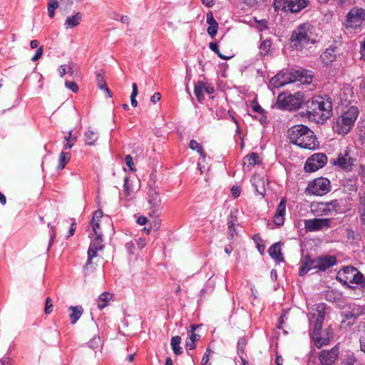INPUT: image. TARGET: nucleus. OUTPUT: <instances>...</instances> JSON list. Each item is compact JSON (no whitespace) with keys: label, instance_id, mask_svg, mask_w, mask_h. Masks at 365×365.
Returning <instances> with one entry per match:
<instances>
[{"label":"nucleus","instance_id":"39448f33","mask_svg":"<svg viewBox=\"0 0 365 365\" xmlns=\"http://www.w3.org/2000/svg\"><path fill=\"white\" fill-rule=\"evenodd\" d=\"M336 279L341 284L349 289L355 288L351 284H355L361 288L365 287V277L353 266L343 267L338 271Z\"/></svg>","mask_w":365,"mask_h":365},{"label":"nucleus","instance_id":"bf43d9fd","mask_svg":"<svg viewBox=\"0 0 365 365\" xmlns=\"http://www.w3.org/2000/svg\"><path fill=\"white\" fill-rule=\"evenodd\" d=\"M252 110L255 113L262 114L264 113V109L257 103H255L252 106Z\"/></svg>","mask_w":365,"mask_h":365},{"label":"nucleus","instance_id":"864d4df0","mask_svg":"<svg viewBox=\"0 0 365 365\" xmlns=\"http://www.w3.org/2000/svg\"><path fill=\"white\" fill-rule=\"evenodd\" d=\"M210 349H207L204 354L202 359V365H207L208 364V361L210 360Z\"/></svg>","mask_w":365,"mask_h":365},{"label":"nucleus","instance_id":"de8ad7c7","mask_svg":"<svg viewBox=\"0 0 365 365\" xmlns=\"http://www.w3.org/2000/svg\"><path fill=\"white\" fill-rule=\"evenodd\" d=\"M217 30H218V24L216 23V24H214L212 25H209V26L207 28V33L212 38H214L217 33Z\"/></svg>","mask_w":365,"mask_h":365},{"label":"nucleus","instance_id":"6ab92c4d","mask_svg":"<svg viewBox=\"0 0 365 365\" xmlns=\"http://www.w3.org/2000/svg\"><path fill=\"white\" fill-rule=\"evenodd\" d=\"M339 349L333 347L330 350H323L319 355L320 365H332L338 358Z\"/></svg>","mask_w":365,"mask_h":365},{"label":"nucleus","instance_id":"bb28decb","mask_svg":"<svg viewBox=\"0 0 365 365\" xmlns=\"http://www.w3.org/2000/svg\"><path fill=\"white\" fill-rule=\"evenodd\" d=\"M98 137V133L89 128L84 134V140L87 145H93Z\"/></svg>","mask_w":365,"mask_h":365},{"label":"nucleus","instance_id":"b1692460","mask_svg":"<svg viewBox=\"0 0 365 365\" xmlns=\"http://www.w3.org/2000/svg\"><path fill=\"white\" fill-rule=\"evenodd\" d=\"M269 256L275 261L280 262L284 260L280 242H276L270 246L268 250Z\"/></svg>","mask_w":365,"mask_h":365},{"label":"nucleus","instance_id":"72a5a7b5","mask_svg":"<svg viewBox=\"0 0 365 365\" xmlns=\"http://www.w3.org/2000/svg\"><path fill=\"white\" fill-rule=\"evenodd\" d=\"M200 338L199 334L195 333H190L185 341V346L189 350H192L195 348V341H198Z\"/></svg>","mask_w":365,"mask_h":365},{"label":"nucleus","instance_id":"c03bdc74","mask_svg":"<svg viewBox=\"0 0 365 365\" xmlns=\"http://www.w3.org/2000/svg\"><path fill=\"white\" fill-rule=\"evenodd\" d=\"M340 298L341 294L334 290L328 291L326 294V299L329 302H336Z\"/></svg>","mask_w":365,"mask_h":365},{"label":"nucleus","instance_id":"f03ea898","mask_svg":"<svg viewBox=\"0 0 365 365\" xmlns=\"http://www.w3.org/2000/svg\"><path fill=\"white\" fill-rule=\"evenodd\" d=\"M288 137L290 143L303 148L314 150L319 146L314 133L304 125H296L289 128Z\"/></svg>","mask_w":365,"mask_h":365},{"label":"nucleus","instance_id":"6e6552de","mask_svg":"<svg viewBox=\"0 0 365 365\" xmlns=\"http://www.w3.org/2000/svg\"><path fill=\"white\" fill-rule=\"evenodd\" d=\"M95 237L92 239L88 250V259L83 267L86 275L89 274L94 269L92 260L97 257V252L102 250L104 247L103 244V235H94Z\"/></svg>","mask_w":365,"mask_h":365},{"label":"nucleus","instance_id":"338daca9","mask_svg":"<svg viewBox=\"0 0 365 365\" xmlns=\"http://www.w3.org/2000/svg\"><path fill=\"white\" fill-rule=\"evenodd\" d=\"M148 222V219L145 216H140L137 220V223L140 225H145Z\"/></svg>","mask_w":365,"mask_h":365},{"label":"nucleus","instance_id":"4d7b16f0","mask_svg":"<svg viewBox=\"0 0 365 365\" xmlns=\"http://www.w3.org/2000/svg\"><path fill=\"white\" fill-rule=\"evenodd\" d=\"M337 3L341 6H346L354 4L356 3V0H336Z\"/></svg>","mask_w":365,"mask_h":365},{"label":"nucleus","instance_id":"423d86ee","mask_svg":"<svg viewBox=\"0 0 365 365\" xmlns=\"http://www.w3.org/2000/svg\"><path fill=\"white\" fill-rule=\"evenodd\" d=\"M326 307L327 305L325 303L317 304L314 306V307L312 308V311L310 312L311 318H309V322L311 324H314V339L317 346L318 347H320L323 344V343H321L320 339L316 336L319 334V331L322 327V324L325 318Z\"/></svg>","mask_w":365,"mask_h":365},{"label":"nucleus","instance_id":"603ef678","mask_svg":"<svg viewBox=\"0 0 365 365\" xmlns=\"http://www.w3.org/2000/svg\"><path fill=\"white\" fill-rule=\"evenodd\" d=\"M125 162L126 165L130 168V170H134V163L133 158L130 155H127L125 158Z\"/></svg>","mask_w":365,"mask_h":365},{"label":"nucleus","instance_id":"a211bd4d","mask_svg":"<svg viewBox=\"0 0 365 365\" xmlns=\"http://www.w3.org/2000/svg\"><path fill=\"white\" fill-rule=\"evenodd\" d=\"M215 92L214 86L212 83L198 81L195 84L194 93L198 101L202 102L204 99V93L212 94Z\"/></svg>","mask_w":365,"mask_h":365},{"label":"nucleus","instance_id":"680f3d73","mask_svg":"<svg viewBox=\"0 0 365 365\" xmlns=\"http://www.w3.org/2000/svg\"><path fill=\"white\" fill-rule=\"evenodd\" d=\"M161 98V95L160 93L156 92L150 97V101L153 103H157Z\"/></svg>","mask_w":365,"mask_h":365},{"label":"nucleus","instance_id":"2eb2a0df","mask_svg":"<svg viewBox=\"0 0 365 365\" xmlns=\"http://www.w3.org/2000/svg\"><path fill=\"white\" fill-rule=\"evenodd\" d=\"M331 162L345 171H351L354 165V159L350 156L348 148L340 152L336 158L331 159Z\"/></svg>","mask_w":365,"mask_h":365},{"label":"nucleus","instance_id":"13d9d810","mask_svg":"<svg viewBox=\"0 0 365 365\" xmlns=\"http://www.w3.org/2000/svg\"><path fill=\"white\" fill-rule=\"evenodd\" d=\"M48 227L51 228L50 241H49V247H50L53 242L54 238L56 237V232H55V230H53V227L51 226V224H48Z\"/></svg>","mask_w":365,"mask_h":365},{"label":"nucleus","instance_id":"c9c22d12","mask_svg":"<svg viewBox=\"0 0 365 365\" xmlns=\"http://www.w3.org/2000/svg\"><path fill=\"white\" fill-rule=\"evenodd\" d=\"M71 159V153L69 152L62 151L59 155L58 169L62 170Z\"/></svg>","mask_w":365,"mask_h":365},{"label":"nucleus","instance_id":"393cba45","mask_svg":"<svg viewBox=\"0 0 365 365\" xmlns=\"http://www.w3.org/2000/svg\"><path fill=\"white\" fill-rule=\"evenodd\" d=\"M82 21V14L77 12L73 16H68L65 21L64 26L66 29H72L78 26Z\"/></svg>","mask_w":365,"mask_h":365},{"label":"nucleus","instance_id":"f257e3e1","mask_svg":"<svg viewBox=\"0 0 365 365\" xmlns=\"http://www.w3.org/2000/svg\"><path fill=\"white\" fill-rule=\"evenodd\" d=\"M306 106L307 113L317 122L326 120L332 113V100L327 95L314 96L307 101Z\"/></svg>","mask_w":365,"mask_h":365},{"label":"nucleus","instance_id":"79ce46f5","mask_svg":"<svg viewBox=\"0 0 365 365\" xmlns=\"http://www.w3.org/2000/svg\"><path fill=\"white\" fill-rule=\"evenodd\" d=\"M209 48H210L211 51H212L213 52H215L216 54H217V56L222 58V59H224V60H227L229 58H230V56H226L223 54H222L218 48V45L217 43H215V42H210L209 43Z\"/></svg>","mask_w":365,"mask_h":365},{"label":"nucleus","instance_id":"dca6fc26","mask_svg":"<svg viewBox=\"0 0 365 365\" xmlns=\"http://www.w3.org/2000/svg\"><path fill=\"white\" fill-rule=\"evenodd\" d=\"M339 207V202L338 200H332L329 202H322L317 205H313L312 211H314L318 215H329L336 214Z\"/></svg>","mask_w":365,"mask_h":365},{"label":"nucleus","instance_id":"58836bf2","mask_svg":"<svg viewBox=\"0 0 365 365\" xmlns=\"http://www.w3.org/2000/svg\"><path fill=\"white\" fill-rule=\"evenodd\" d=\"M58 7V2L57 0H51L48 4V14L50 18H53L55 16V11Z\"/></svg>","mask_w":365,"mask_h":365},{"label":"nucleus","instance_id":"8fccbe9b","mask_svg":"<svg viewBox=\"0 0 365 365\" xmlns=\"http://www.w3.org/2000/svg\"><path fill=\"white\" fill-rule=\"evenodd\" d=\"M88 345L93 349L98 348L101 345V339L99 337H94L89 341Z\"/></svg>","mask_w":365,"mask_h":365},{"label":"nucleus","instance_id":"4be33fe9","mask_svg":"<svg viewBox=\"0 0 365 365\" xmlns=\"http://www.w3.org/2000/svg\"><path fill=\"white\" fill-rule=\"evenodd\" d=\"M103 218V213L101 210H98L93 213V218L91 221L93 232H91L89 235L91 239L93 238V235H103L101 227V222Z\"/></svg>","mask_w":365,"mask_h":365},{"label":"nucleus","instance_id":"cd10ccee","mask_svg":"<svg viewBox=\"0 0 365 365\" xmlns=\"http://www.w3.org/2000/svg\"><path fill=\"white\" fill-rule=\"evenodd\" d=\"M113 299V294L109 292L102 293L97 299V305L100 309H104L109 304L110 301Z\"/></svg>","mask_w":365,"mask_h":365},{"label":"nucleus","instance_id":"20e7f679","mask_svg":"<svg viewBox=\"0 0 365 365\" xmlns=\"http://www.w3.org/2000/svg\"><path fill=\"white\" fill-rule=\"evenodd\" d=\"M316 27L309 22L299 24L292 33L290 40L297 49H302L308 44H314L317 40Z\"/></svg>","mask_w":365,"mask_h":365},{"label":"nucleus","instance_id":"5fc2aeb1","mask_svg":"<svg viewBox=\"0 0 365 365\" xmlns=\"http://www.w3.org/2000/svg\"><path fill=\"white\" fill-rule=\"evenodd\" d=\"M206 21L207 23L209 24V25H212V24H216L217 23L216 21V20L215 19L214 16H213V14H212V11H209L207 14V16H206Z\"/></svg>","mask_w":365,"mask_h":365},{"label":"nucleus","instance_id":"9b49d317","mask_svg":"<svg viewBox=\"0 0 365 365\" xmlns=\"http://www.w3.org/2000/svg\"><path fill=\"white\" fill-rule=\"evenodd\" d=\"M331 190V184L326 178H317L310 181L306 188L308 194L317 196H322Z\"/></svg>","mask_w":365,"mask_h":365},{"label":"nucleus","instance_id":"f704fd0d","mask_svg":"<svg viewBox=\"0 0 365 365\" xmlns=\"http://www.w3.org/2000/svg\"><path fill=\"white\" fill-rule=\"evenodd\" d=\"M64 140L66 143L63 145V150H66L71 149L77 141V137L73 135V132L71 130L68 132V135L64 137Z\"/></svg>","mask_w":365,"mask_h":365},{"label":"nucleus","instance_id":"774afa93","mask_svg":"<svg viewBox=\"0 0 365 365\" xmlns=\"http://www.w3.org/2000/svg\"><path fill=\"white\" fill-rule=\"evenodd\" d=\"M232 194L235 197H237L240 195V190L238 187H232Z\"/></svg>","mask_w":365,"mask_h":365},{"label":"nucleus","instance_id":"c85d7f7f","mask_svg":"<svg viewBox=\"0 0 365 365\" xmlns=\"http://www.w3.org/2000/svg\"><path fill=\"white\" fill-rule=\"evenodd\" d=\"M69 317L71 320V324H75L83 314V308L81 306L69 307Z\"/></svg>","mask_w":365,"mask_h":365},{"label":"nucleus","instance_id":"f8f14e48","mask_svg":"<svg viewBox=\"0 0 365 365\" xmlns=\"http://www.w3.org/2000/svg\"><path fill=\"white\" fill-rule=\"evenodd\" d=\"M302 95L281 93L278 96L276 106L279 108L292 110L298 108L302 104Z\"/></svg>","mask_w":365,"mask_h":365},{"label":"nucleus","instance_id":"c756f323","mask_svg":"<svg viewBox=\"0 0 365 365\" xmlns=\"http://www.w3.org/2000/svg\"><path fill=\"white\" fill-rule=\"evenodd\" d=\"M96 81H97L98 87L101 90L104 91L106 93L108 97H111L112 96L111 91L107 87L106 82V80L104 79L103 74H101V73H97Z\"/></svg>","mask_w":365,"mask_h":365},{"label":"nucleus","instance_id":"6e6d98bb","mask_svg":"<svg viewBox=\"0 0 365 365\" xmlns=\"http://www.w3.org/2000/svg\"><path fill=\"white\" fill-rule=\"evenodd\" d=\"M43 51V47L42 46L38 47L37 51H36L35 55L32 57L31 60L33 61H36L38 60L42 56Z\"/></svg>","mask_w":365,"mask_h":365},{"label":"nucleus","instance_id":"052dcab7","mask_svg":"<svg viewBox=\"0 0 365 365\" xmlns=\"http://www.w3.org/2000/svg\"><path fill=\"white\" fill-rule=\"evenodd\" d=\"M236 222V220H232L227 222L228 228L232 236H233L234 232H235V229L232 230V227L235 225Z\"/></svg>","mask_w":365,"mask_h":365},{"label":"nucleus","instance_id":"0e129e2a","mask_svg":"<svg viewBox=\"0 0 365 365\" xmlns=\"http://www.w3.org/2000/svg\"><path fill=\"white\" fill-rule=\"evenodd\" d=\"M202 4L205 6L210 8L212 7L216 1V0H200Z\"/></svg>","mask_w":365,"mask_h":365},{"label":"nucleus","instance_id":"e2e57ef3","mask_svg":"<svg viewBox=\"0 0 365 365\" xmlns=\"http://www.w3.org/2000/svg\"><path fill=\"white\" fill-rule=\"evenodd\" d=\"M59 76L62 78L65 76L67 72V66L66 65H61L58 68Z\"/></svg>","mask_w":365,"mask_h":365},{"label":"nucleus","instance_id":"e433bc0d","mask_svg":"<svg viewBox=\"0 0 365 365\" xmlns=\"http://www.w3.org/2000/svg\"><path fill=\"white\" fill-rule=\"evenodd\" d=\"M189 147L190 149L196 150L200 154V157L203 158V160L205 159L206 154L204 152L203 148L201 145V144H200L195 140H191L189 143Z\"/></svg>","mask_w":365,"mask_h":365},{"label":"nucleus","instance_id":"09e8293b","mask_svg":"<svg viewBox=\"0 0 365 365\" xmlns=\"http://www.w3.org/2000/svg\"><path fill=\"white\" fill-rule=\"evenodd\" d=\"M65 86L71 90V91L74 92V93H77L78 91V86L76 84V83L73 82V81H66L65 82Z\"/></svg>","mask_w":365,"mask_h":365},{"label":"nucleus","instance_id":"a18cd8bd","mask_svg":"<svg viewBox=\"0 0 365 365\" xmlns=\"http://www.w3.org/2000/svg\"><path fill=\"white\" fill-rule=\"evenodd\" d=\"M123 187L126 196L130 197L131 198L134 192V190L131 188L129 179L127 177L124 178Z\"/></svg>","mask_w":365,"mask_h":365},{"label":"nucleus","instance_id":"f3484780","mask_svg":"<svg viewBox=\"0 0 365 365\" xmlns=\"http://www.w3.org/2000/svg\"><path fill=\"white\" fill-rule=\"evenodd\" d=\"M304 228L307 232H317L330 227V220L327 218H314L304 220Z\"/></svg>","mask_w":365,"mask_h":365},{"label":"nucleus","instance_id":"49530a36","mask_svg":"<svg viewBox=\"0 0 365 365\" xmlns=\"http://www.w3.org/2000/svg\"><path fill=\"white\" fill-rule=\"evenodd\" d=\"M356 362V358L354 353L347 354L343 359L342 365H354Z\"/></svg>","mask_w":365,"mask_h":365},{"label":"nucleus","instance_id":"7ed1b4c3","mask_svg":"<svg viewBox=\"0 0 365 365\" xmlns=\"http://www.w3.org/2000/svg\"><path fill=\"white\" fill-rule=\"evenodd\" d=\"M359 115L358 107L345 106L333 122L334 131L343 135L347 134L354 128Z\"/></svg>","mask_w":365,"mask_h":365},{"label":"nucleus","instance_id":"a19ab883","mask_svg":"<svg viewBox=\"0 0 365 365\" xmlns=\"http://www.w3.org/2000/svg\"><path fill=\"white\" fill-rule=\"evenodd\" d=\"M352 95L354 96V92H352L351 89L348 86H345L341 94V98L344 101H349L351 100Z\"/></svg>","mask_w":365,"mask_h":365},{"label":"nucleus","instance_id":"ea45409f","mask_svg":"<svg viewBox=\"0 0 365 365\" xmlns=\"http://www.w3.org/2000/svg\"><path fill=\"white\" fill-rule=\"evenodd\" d=\"M138 94V86L135 83H133L132 85V93L130 95V103L132 106L136 107L138 106V101L136 100V96Z\"/></svg>","mask_w":365,"mask_h":365},{"label":"nucleus","instance_id":"473e14b6","mask_svg":"<svg viewBox=\"0 0 365 365\" xmlns=\"http://www.w3.org/2000/svg\"><path fill=\"white\" fill-rule=\"evenodd\" d=\"M180 343L181 337L180 336H175L172 337L170 345L173 352L176 355H180L182 353V349L180 346Z\"/></svg>","mask_w":365,"mask_h":365},{"label":"nucleus","instance_id":"5701e85b","mask_svg":"<svg viewBox=\"0 0 365 365\" xmlns=\"http://www.w3.org/2000/svg\"><path fill=\"white\" fill-rule=\"evenodd\" d=\"M286 212V199L282 197L277 205V211L273 217V222L277 226H282L284 223V215Z\"/></svg>","mask_w":365,"mask_h":365},{"label":"nucleus","instance_id":"0eeeda50","mask_svg":"<svg viewBox=\"0 0 365 365\" xmlns=\"http://www.w3.org/2000/svg\"><path fill=\"white\" fill-rule=\"evenodd\" d=\"M365 21V9L353 7L346 14L344 26L346 29L356 30L360 28Z\"/></svg>","mask_w":365,"mask_h":365},{"label":"nucleus","instance_id":"2f4dec72","mask_svg":"<svg viewBox=\"0 0 365 365\" xmlns=\"http://www.w3.org/2000/svg\"><path fill=\"white\" fill-rule=\"evenodd\" d=\"M336 55L334 54V51L332 48H327L322 55L321 59L322 62L329 65L335 59Z\"/></svg>","mask_w":365,"mask_h":365},{"label":"nucleus","instance_id":"1a4fd4ad","mask_svg":"<svg viewBox=\"0 0 365 365\" xmlns=\"http://www.w3.org/2000/svg\"><path fill=\"white\" fill-rule=\"evenodd\" d=\"M307 0H274L273 6L276 11L297 13L308 5Z\"/></svg>","mask_w":365,"mask_h":365},{"label":"nucleus","instance_id":"4468645a","mask_svg":"<svg viewBox=\"0 0 365 365\" xmlns=\"http://www.w3.org/2000/svg\"><path fill=\"white\" fill-rule=\"evenodd\" d=\"M327 163V155L322 153H317L308 158L304 168L306 172L312 173L323 168Z\"/></svg>","mask_w":365,"mask_h":365},{"label":"nucleus","instance_id":"a878e982","mask_svg":"<svg viewBox=\"0 0 365 365\" xmlns=\"http://www.w3.org/2000/svg\"><path fill=\"white\" fill-rule=\"evenodd\" d=\"M357 212L359 216L361 225L365 227V194L359 195Z\"/></svg>","mask_w":365,"mask_h":365},{"label":"nucleus","instance_id":"69168bd1","mask_svg":"<svg viewBox=\"0 0 365 365\" xmlns=\"http://www.w3.org/2000/svg\"><path fill=\"white\" fill-rule=\"evenodd\" d=\"M359 174L361 178V180L365 182V165H360Z\"/></svg>","mask_w":365,"mask_h":365},{"label":"nucleus","instance_id":"7c9ffc66","mask_svg":"<svg viewBox=\"0 0 365 365\" xmlns=\"http://www.w3.org/2000/svg\"><path fill=\"white\" fill-rule=\"evenodd\" d=\"M272 47V41L269 38H266L261 41L259 46V55L261 56H265L268 55Z\"/></svg>","mask_w":365,"mask_h":365},{"label":"nucleus","instance_id":"37998d69","mask_svg":"<svg viewBox=\"0 0 365 365\" xmlns=\"http://www.w3.org/2000/svg\"><path fill=\"white\" fill-rule=\"evenodd\" d=\"M246 345H247V340L245 339V338L242 337L238 340L237 346L238 356H241V355L244 354Z\"/></svg>","mask_w":365,"mask_h":365},{"label":"nucleus","instance_id":"ddd939ff","mask_svg":"<svg viewBox=\"0 0 365 365\" xmlns=\"http://www.w3.org/2000/svg\"><path fill=\"white\" fill-rule=\"evenodd\" d=\"M147 200L150 205L149 215L151 217L159 216L163 209L159 190L155 187H150L148 191Z\"/></svg>","mask_w":365,"mask_h":365},{"label":"nucleus","instance_id":"4c0bfd02","mask_svg":"<svg viewBox=\"0 0 365 365\" xmlns=\"http://www.w3.org/2000/svg\"><path fill=\"white\" fill-rule=\"evenodd\" d=\"M259 156L255 153L247 155L244 158V164L248 166H253L258 163Z\"/></svg>","mask_w":365,"mask_h":365},{"label":"nucleus","instance_id":"aec40b11","mask_svg":"<svg viewBox=\"0 0 365 365\" xmlns=\"http://www.w3.org/2000/svg\"><path fill=\"white\" fill-rule=\"evenodd\" d=\"M337 263L336 257L334 255H322L317 257L318 270L324 272Z\"/></svg>","mask_w":365,"mask_h":365},{"label":"nucleus","instance_id":"9d476101","mask_svg":"<svg viewBox=\"0 0 365 365\" xmlns=\"http://www.w3.org/2000/svg\"><path fill=\"white\" fill-rule=\"evenodd\" d=\"M304 71L294 70L289 73H279L271 80V83L275 88H279L295 81L302 82L304 77Z\"/></svg>","mask_w":365,"mask_h":365},{"label":"nucleus","instance_id":"3c124183","mask_svg":"<svg viewBox=\"0 0 365 365\" xmlns=\"http://www.w3.org/2000/svg\"><path fill=\"white\" fill-rule=\"evenodd\" d=\"M53 311V304H52V300L50 297H47L46 299V304H45V313L48 314Z\"/></svg>","mask_w":365,"mask_h":365},{"label":"nucleus","instance_id":"412c9836","mask_svg":"<svg viewBox=\"0 0 365 365\" xmlns=\"http://www.w3.org/2000/svg\"><path fill=\"white\" fill-rule=\"evenodd\" d=\"M312 269H318L317 267V257L312 259L309 256H306L301 260V265L299 268V275L303 277L309 271Z\"/></svg>","mask_w":365,"mask_h":365}]
</instances>
